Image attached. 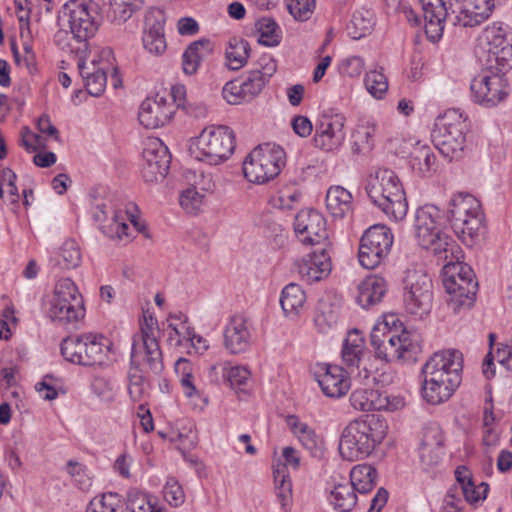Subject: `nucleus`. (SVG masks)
<instances>
[{
  "instance_id": "obj_1",
  "label": "nucleus",
  "mask_w": 512,
  "mask_h": 512,
  "mask_svg": "<svg viewBox=\"0 0 512 512\" xmlns=\"http://www.w3.org/2000/svg\"><path fill=\"white\" fill-rule=\"evenodd\" d=\"M158 332L157 321L150 316L144 318L140 334L133 337L128 392L134 402L141 401L146 392L144 372L159 374L163 370V355L157 340Z\"/></svg>"
},
{
  "instance_id": "obj_2",
  "label": "nucleus",
  "mask_w": 512,
  "mask_h": 512,
  "mask_svg": "<svg viewBox=\"0 0 512 512\" xmlns=\"http://www.w3.org/2000/svg\"><path fill=\"white\" fill-rule=\"evenodd\" d=\"M462 354L456 350L434 353L422 369V396L432 405L447 401L461 383Z\"/></svg>"
},
{
  "instance_id": "obj_3",
  "label": "nucleus",
  "mask_w": 512,
  "mask_h": 512,
  "mask_svg": "<svg viewBox=\"0 0 512 512\" xmlns=\"http://www.w3.org/2000/svg\"><path fill=\"white\" fill-rule=\"evenodd\" d=\"M386 435V426L376 415H366L350 421L342 430L339 453L347 461L370 456Z\"/></svg>"
},
{
  "instance_id": "obj_4",
  "label": "nucleus",
  "mask_w": 512,
  "mask_h": 512,
  "mask_svg": "<svg viewBox=\"0 0 512 512\" xmlns=\"http://www.w3.org/2000/svg\"><path fill=\"white\" fill-rule=\"evenodd\" d=\"M397 322L399 320L394 315L385 316L374 325L370 334L376 358L385 362L410 360L420 351L418 336L407 330L399 333Z\"/></svg>"
},
{
  "instance_id": "obj_5",
  "label": "nucleus",
  "mask_w": 512,
  "mask_h": 512,
  "mask_svg": "<svg viewBox=\"0 0 512 512\" xmlns=\"http://www.w3.org/2000/svg\"><path fill=\"white\" fill-rule=\"evenodd\" d=\"M365 189L370 200L388 217L402 220L408 211V202L398 175L388 168H377L366 179Z\"/></svg>"
},
{
  "instance_id": "obj_6",
  "label": "nucleus",
  "mask_w": 512,
  "mask_h": 512,
  "mask_svg": "<svg viewBox=\"0 0 512 512\" xmlns=\"http://www.w3.org/2000/svg\"><path fill=\"white\" fill-rule=\"evenodd\" d=\"M69 32L60 31L56 40L62 49L68 48L71 53L89 54V39L96 34L99 23L92 4L83 0H73L66 4Z\"/></svg>"
},
{
  "instance_id": "obj_7",
  "label": "nucleus",
  "mask_w": 512,
  "mask_h": 512,
  "mask_svg": "<svg viewBox=\"0 0 512 512\" xmlns=\"http://www.w3.org/2000/svg\"><path fill=\"white\" fill-rule=\"evenodd\" d=\"M444 219L440 209L434 205L420 207L415 215L414 234L420 247L430 250L444 260L453 255L454 240L444 232Z\"/></svg>"
},
{
  "instance_id": "obj_8",
  "label": "nucleus",
  "mask_w": 512,
  "mask_h": 512,
  "mask_svg": "<svg viewBox=\"0 0 512 512\" xmlns=\"http://www.w3.org/2000/svg\"><path fill=\"white\" fill-rule=\"evenodd\" d=\"M235 146V134L231 128L211 125L191 139L189 152L198 161L219 165L231 157Z\"/></svg>"
},
{
  "instance_id": "obj_9",
  "label": "nucleus",
  "mask_w": 512,
  "mask_h": 512,
  "mask_svg": "<svg viewBox=\"0 0 512 512\" xmlns=\"http://www.w3.org/2000/svg\"><path fill=\"white\" fill-rule=\"evenodd\" d=\"M112 342L101 334L85 333L68 337L61 344L63 357L72 363L104 366L112 362Z\"/></svg>"
},
{
  "instance_id": "obj_10",
  "label": "nucleus",
  "mask_w": 512,
  "mask_h": 512,
  "mask_svg": "<svg viewBox=\"0 0 512 512\" xmlns=\"http://www.w3.org/2000/svg\"><path fill=\"white\" fill-rule=\"evenodd\" d=\"M475 53L487 70L504 72L512 67V35L502 26H488L479 37Z\"/></svg>"
},
{
  "instance_id": "obj_11",
  "label": "nucleus",
  "mask_w": 512,
  "mask_h": 512,
  "mask_svg": "<svg viewBox=\"0 0 512 512\" xmlns=\"http://www.w3.org/2000/svg\"><path fill=\"white\" fill-rule=\"evenodd\" d=\"M443 285L449 294L448 305L454 312L470 308L476 297L478 282L472 268L462 262H449L443 267Z\"/></svg>"
},
{
  "instance_id": "obj_12",
  "label": "nucleus",
  "mask_w": 512,
  "mask_h": 512,
  "mask_svg": "<svg viewBox=\"0 0 512 512\" xmlns=\"http://www.w3.org/2000/svg\"><path fill=\"white\" fill-rule=\"evenodd\" d=\"M403 303L407 313L423 318L433 303V283L421 264H414L405 271Z\"/></svg>"
},
{
  "instance_id": "obj_13",
  "label": "nucleus",
  "mask_w": 512,
  "mask_h": 512,
  "mask_svg": "<svg viewBox=\"0 0 512 512\" xmlns=\"http://www.w3.org/2000/svg\"><path fill=\"white\" fill-rule=\"evenodd\" d=\"M286 163L284 149L275 144L255 147L243 162L245 178L254 184H264L279 175Z\"/></svg>"
},
{
  "instance_id": "obj_14",
  "label": "nucleus",
  "mask_w": 512,
  "mask_h": 512,
  "mask_svg": "<svg viewBox=\"0 0 512 512\" xmlns=\"http://www.w3.org/2000/svg\"><path fill=\"white\" fill-rule=\"evenodd\" d=\"M448 213L454 233L471 245L482 227L480 202L473 195L458 193L451 198Z\"/></svg>"
},
{
  "instance_id": "obj_15",
  "label": "nucleus",
  "mask_w": 512,
  "mask_h": 512,
  "mask_svg": "<svg viewBox=\"0 0 512 512\" xmlns=\"http://www.w3.org/2000/svg\"><path fill=\"white\" fill-rule=\"evenodd\" d=\"M441 128L434 136L439 152L450 160H458L464 156L467 148V132L469 123L467 118L456 109L445 112L442 117Z\"/></svg>"
},
{
  "instance_id": "obj_16",
  "label": "nucleus",
  "mask_w": 512,
  "mask_h": 512,
  "mask_svg": "<svg viewBox=\"0 0 512 512\" xmlns=\"http://www.w3.org/2000/svg\"><path fill=\"white\" fill-rule=\"evenodd\" d=\"M48 314L53 321L64 324L77 322L84 317L82 298L71 279H61L56 284Z\"/></svg>"
},
{
  "instance_id": "obj_17",
  "label": "nucleus",
  "mask_w": 512,
  "mask_h": 512,
  "mask_svg": "<svg viewBox=\"0 0 512 512\" xmlns=\"http://www.w3.org/2000/svg\"><path fill=\"white\" fill-rule=\"evenodd\" d=\"M393 245V234L385 225H374L366 230L360 240L359 263L374 269L388 256Z\"/></svg>"
},
{
  "instance_id": "obj_18",
  "label": "nucleus",
  "mask_w": 512,
  "mask_h": 512,
  "mask_svg": "<svg viewBox=\"0 0 512 512\" xmlns=\"http://www.w3.org/2000/svg\"><path fill=\"white\" fill-rule=\"evenodd\" d=\"M346 117L341 113H323L315 123L313 145L325 152L338 150L346 139Z\"/></svg>"
},
{
  "instance_id": "obj_19",
  "label": "nucleus",
  "mask_w": 512,
  "mask_h": 512,
  "mask_svg": "<svg viewBox=\"0 0 512 512\" xmlns=\"http://www.w3.org/2000/svg\"><path fill=\"white\" fill-rule=\"evenodd\" d=\"M142 177L146 183L162 181L170 167L171 155L158 138H148L143 148Z\"/></svg>"
},
{
  "instance_id": "obj_20",
  "label": "nucleus",
  "mask_w": 512,
  "mask_h": 512,
  "mask_svg": "<svg viewBox=\"0 0 512 512\" xmlns=\"http://www.w3.org/2000/svg\"><path fill=\"white\" fill-rule=\"evenodd\" d=\"M491 74H481L472 80L471 92L474 101L484 107H495L508 95L506 79L501 72L490 71Z\"/></svg>"
},
{
  "instance_id": "obj_21",
  "label": "nucleus",
  "mask_w": 512,
  "mask_h": 512,
  "mask_svg": "<svg viewBox=\"0 0 512 512\" xmlns=\"http://www.w3.org/2000/svg\"><path fill=\"white\" fill-rule=\"evenodd\" d=\"M293 226L296 236L303 244L331 245L326 220L320 212L313 209L301 210L295 216Z\"/></svg>"
},
{
  "instance_id": "obj_22",
  "label": "nucleus",
  "mask_w": 512,
  "mask_h": 512,
  "mask_svg": "<svg viewBox=\"0 0 512 512\" xmlns=\"http://www.w3.org/2000/svg\"><path fill=\"white\" fill-rule=\"evenodd\" d=\"M310 253L295 262V268L300 278L312 284L329 276L332 270L329 249L331 245H319Z\"/></svg>"
},
{
  "instance_id": "obj_23",
  "label": "nucleus",
  "mask_w": 512,
  "mask_h": 512,
  "mask_svg": "<svg viewBox=\"0 0 512 512\" xmlns=\"http://www.w3.org/2000/svg\"><path fill=\"white\" fill-rule=\"evenodd\" d=\"M350 403L359 411L385 410L396 411L404 407L399 396H390L386 392L373 388H357L350 395Z\"/></svg>"
},
{
  "instance_id": "obj_24",
  "label": "nucleus",
  "mask_w": 512,
  "mask_h": 512,
  "mask_svg": "<svg viewBox=\"0 0 512 512\" xmlns=\"http://www.w3.org/2000/svg\"><path fill=\"white\" fill-rule=\"evenodd\" d=\"M164 25L165 16L161 11L151 10L147 13L142 44L146 52L152 56H161L167 50Z\"/></svg>"
},
{
  "instance_id": "obj_25",
  "label": "nucleus",
  "mask_w": 512,
  "mask_h": 512,
  "mask_svg": "<svg viewBox=\"0 0 512 512\" xmlns=\"http://www.w3.org/2000/svg\"><path fill=\"white\" fill-rule=\"evenodd\" d=\"M348 370L338 365L323 364L315 373L322 392L330 398H340L347 394L351 387Z\"/></svg>"
},
{
  "instance_id": "obj_26",
  "label": "nucleus",
  "mask_w": 512,
  "mask_h": 512,
  "mask_svg": "<svg viewBox=\"0 0 512 512\" xmlns=\"http://www.w3.org/2000/svg\"><path fill=\"white\" fill-rule=\"evenodd\" d=\"M444 436L437 426L425 429L419 449L420 464L424 471L430 472L438 467L443 456Z\"/></svg>"
},
{
  "instance_id": "obj_27",
  "label": "nucleus",
  "mask_w": 512,
  "mask_h": 512,
  "mask_svg": "<svg viewBox=\"0 0 512 512\" xmlns=\"http://www.w3.org/2000/svg\"><path fill=\"white\" fill-rule=\"evenodd\" d=\"M174 113L173 106L163 97L145 99L139 109L138 120L147 129H155L167 124Z\"/></svg>"
},
{
  "instance_id": "obj_28",
  "label": "nucleus",
  "mask_w": 512,
  "mask_h": 512,
  "mask_svg": "<svg viewBox=\"0 0 512 512\" xmlns=\"http://www.w3.org/2000/svg\"><path fill=\"white\" fill-rule=\"evenodd\" d=\"M424 19V29L427 37L438 41L444 31L447 9L442 0H420Z\"/></svg>"
},
{
  "instance_id": "obj_29",
  "label": "nucleus",
  "mask_w": 512,
  "mask_h": 512,
  "mask_svg": "<svg viewBox=\"0 0 512 512\" xmlns=\"http://www.w3.org/2000/svg\"><path fill=\"white\" fill-rule=\"evenodd\" d=\"M79 73L84 80L88 93L92 96L101 95L107 84V76L104 67H97L95 60L87 62L88 54H75Z\"/></svg>"
},
{
  "instance_id": "obj_30",
  "label": "nucleus",
  "mask_w": 512,
  "mask_h": 512,
  "mask_svg": "<svg viewBox=\"0 0 512 512\" xmlns=\"http://www.w3.org/2000/svg\"><path fill=\"white\" fill-rule=\"evenodd\" d=\"M250 336L246 318L234 315L225 327L224 345L232 354L241 353L248 348Z\"/></svg>"
},
{
  "instance_id": "obj_31",
  "label": "nucleus",
  "mask_w": 512,
  "mask_h": 512,
  "mask_svg": "<svg viewBox=\"0 0 512 512\" xmlns=\"http://www.w3.org/2000/svg\"><path fill=\"white\" fill-rule=\"evenodd\" d=\"M365 355V341L362 334L357 329L349 331L343 344L341 357L350 374L360 369Z\"/></svg>"
},
{
  "instance_id": "obj_32",
  "label": "nucleus",
  "mask_w": 512,
  "mask_h": 512,
  "mask_svg": "<svg viewBox=\"0 0 512 512\" xmlns=\"http://www.w3.org/2000/svg\"><path fill=\"white\" fill-rule=\"evenodd\" d=\"M409 159L412 170L421 177H430L437 170L436 155L428 144L416 142L412 146Z\"/></svg>"
},
{
  "instance_id": "obj_33",
  "label": "nucleus",
  "mask_w": 512,
  "mask_h": 512,
  "mask_svg": "<svg viewBox=\"0 0 512 512\" xmlns=\"http://www.w3.org/2000/svg\"><path fill=\"white\" fill-rule=\"evenodd\" d=\"M387 290L386 281L377 275L366 277L357 286V303L364 309L378 304Z\"/></svg>"
},
{
  "instance_id": "obj_34",
  "label": "nucleus",
  "mask_w": 512,
  "mask_h": 512,
  "mask_svg": "<svg viewBox=\"0 0 512 512\" xmlns=\"http://www.w3.org/2000/svg\"><path fill=\"white\" fill-rule=\"evenodd\" d=\"M493 7V0H464L457 20L464 27L477 26L489 17Z\"/></svg>"
},
{
  "instance_id": "obj_35",
  "label": "nucleus",
  "mask_w": 512,
  "mask_h": 512,
  "mask_svg": "<svg viewBox=\"0 0 512 512\" xmlns=\"http://www.w3.org/2000/svg\"><path fill=\"white\" fill-rule=\"evenodd\" d=\"M213 45L208 39H200L191 43L182 55V69L186 75L197 72L200 62L210 55Z\"/></svg>"
},
{
  "instance_id": "obj_36",
  "label": "nucleus",
  "mask_w": 512,
  "mask_h": 512,
  "mask_svg": "<svg viewBox=\"0 0 512 512\" xmlns=\"http://www.w3.org/2000/svg\"><path fill=\"white\" fill-rule=\"evenodd\" d=\"M107 17L116 24H123L131 18L145 0H100Z\"/></svg>"
},
{
  "instance_id": "obj_37",
  "label": "nucleus",
  "mask_w": 512,
  "mask_h": 512,
  "mask_svg": "<svg viewBox=\"0 0 512 512\" xmlns=\"http://www.w3.org/2000/svg\"><path fill=\"white\" fill-rule=\"evenodd\" d=\"M352 194L342 186H332L326 194V207L335 218H343L352 209Z\"/></svg>"
},
{
  "instance_id": "obj_38",
  "label": "nucleus",
  "mask_w": 512,
  "mask_h": 512,
  "mask_svg": "<svg viewBox=\"0 0 512 512\" xmlns=\"http://www.w3.org/2000/svg\"><path fill=\"white\" fill-rule=\"evenodd\" d=\"M329 502L337 512H351L357 504L352 484L348 481L336 484L330 491Z\"/></svg>"
},
{
  "instance_id": "obj_39",
  "label": "nucleus",
  "mask_w": 512,
  "mask_h": 512,
  "mask_svg": "<svg viewBox=\"0 0 512 512\" xmlns=\"http://www.w3.org/2000/svg\"><path fill=\"white\" fill-rule=\"evenodd\" d=\"M286 424L304 448L310 451L318 448L320 438L306 422L301 421L296 415H289L286 418Z\"/></svg>"
},
{
  "instance_id": "obj_40",
  "label": "nucleus",
  "mask_w": 512,
  "mask_h": 512,
  "mask_svg": "<svg viewBox=\"0 0 512 512\" xmlns=\"http://www.w3.org/2000/svg\"><path fill=\"white\" fill-rule=\"evenodd\" d=\"M305 302L306 294L299 284L290 283L283 288L280 304L287 316L297 315Z\"/></svg>"
},
{
  "instance_id": "obj_41",
  "label": "nucleus",
  "mask_w": 512,
  "mask_h": 512,
  "mask_svg": "<svg viewBox=\"0 0 512 512\" xmlns=\"http://www.w3.org/2000/svg\"><path fill=\"white\" fill-rule=\"evenodd\" d=\"M377 471L369 464L355 466L350 472V481L356 492L365 494L370 492L376 485Z\"/></svg>"
},
{
  "instance_id": "obj_42",
  "label": "nucleus",
  "mask_w": 512,
  "mask_h": 512,
  "mask_svg": "<svg viewBox=\"0 0 512 512\" xmlns=\"http://www.w3.org/2000/svg\"><path fill=\"white\" fill-rule=\"evenodd\" d=\"M175 370L180 375V384L183 389L184 395L191 400L204 399L203 391L196 383V378L192 374L191 364L188 360L180 358L175 364Z\"/></svg>"
},
{
  "instance_id": "obj_43",
  "label": "nucleus",
  "mask_w": 512,
  "mask_h": 512,
  "mask_svg": "<svg viewBox=\"0 0 512 512\" xmlns=\"http://www.w3.org/2000/svg\"><path fill=\"white\" fill-rule=\"evenodd\" d=\"M273 478L276 495L283 508L288 507L292 502V483L288 471L283 464L273 465Z\"/></svg>"
},
{
  "instance_id": "obj_44",
  "label": "nucleus",
  "mask_w": 512,
  "mask_h": 512,
  "mask_svg": "<svg viewBox=\"0 0 512 512\" xmlns=\"http://www.w3.org/2000/svg\"><path fill=\"white\" fill-rule=\"evenodd\" d=\"M250 45L242 38H232L226 49L227 66L231 70L242 68L249 57Z\"/></svg>"
},
{
  "instance_id": "obj_45",
  "label": "nucleus",
  "mask_w": 512,
  "mask_h": 512,
  "mask_svg": "<svg viewBox=\"0 0 512 512\" xmlns=\"http://www.w3.org/2000/svg\"><path fill=\"white\" fill-rule=\"evenodd\" d=\"M255 30L259 35L258 42L268 46H277L281 41V30L274 19L262 17L255 22Z\"/></svg>"
},
{
  "instance_id": "obj_46",
  "label": "nucleus",
  "mask_w": 512,
  "mask_h": 512,
  "mask_svg": "<svg viewBox=\"0 0 512 512\" xmlns=\"http://www.w3.org/2000/svg\"><path fill=\"white\" fill-rule=\"evenodd\" d=\"M86 512H125L117 493H103L92 498Z\"/></svg>"
},
{
  "instance_id": "obj_47",
  "label": "nucleus",
  "mask_w": 512,
  "mask_h": 512,
  "mask_svg": "<svg viewBox=\"0 0 512 512\" xmlns=\"http://www.w3.org/2000/svg\"><path fill=\"white\" fill-rule=\"evenodd\" d=\"M376 133V126L374 123L366 122L357 127L353 138V150L360 154H365L372 150L374 145V136Z\"/></svg>"
},
{
  "instance_id": "obj_48",
  "label": "nucleus",
  "mask_w": 512,
  "mask_h": 512,
  "mask_svg": "<svg viewBox=\"0 0 512 512\" xmlns=\"http://www.w3.org/2000/svg\"><path fill=\"white\" fill-rule=\"evenodd\" d=\"M127 507L131 512H164L146 493L131 489L127 494Z\"/></svg>"
},
{
  "instance_id": "obj_49",
  "label": "nucleus",
  "mask_w": 512,
  "mask_h": 512,
  "mask_svg": "<svg viewBox=\"0 0 512 512\" xmlns=\"http://www.w3.org/2000/svg\"><path fill=\"white\" fill-rule=\"evenodd\" d=\"M373 25L374 18L370 11H356L347 28L353 39H360L372 30Z\"/></svg>"
},
{
  "instance_id": "obj_50",
  "label": "nucleus",
  "mask_w": 512,
  "mask_h": 512,
  "mask_svg": "<svg viewBox=\"0 0 512 512\" xmlns=\"http://www.w3.org/2000/svg\"><path fill=\"white\" fill-rule=\"evenodd\" d=\"M367 91L376 99H382L388 90V80L382 71L372 70L364 79Z\"/></svg>"
},
{
  "instance_id": "obj_51",
  "label": "nucleus",
  "mask_w": 512,
  "mask_h": 512,
  "mask_svg": "<svg viewBox=\"0 0 512 512\" xmlns=\"http://www.w3.org/2000/svg\"><path fill=\"white\" fill-rule=\"evenodd\" d=\"M81 252L74 240H67L63 243L58 263L65 269H74L81 263Z\"/></svg>"
},
{
  "instance_id": "obj_52",
  "label": "nucleus",
  "mask_w": 512,
  "mask_h": 512,
  "mask_svg": "<svg viewBox=\"0 0 512 512\" xmlns=\"http://www.w3.org/2000/svg\"><path fill=\"white\" fill-rule=\"evenodd\" d=\"M301 197L300 191L296 186L290 184L283 186L276 195L272 198V204L274 207H278L282 210H289L299 201Z\"/></svg>"
},
{
  "instance_id": "obj_53",
  "label": "nucleus",
  "mask_w": 512,
  "mask_h": 512,
  "mask_svg": "<svg viewBox=\"0 0 512 512\" xmlns=\"http://www.w3.org/2000/svg\"><path fill=\"white\" fill-rule=\"evenodd\" d=\"M66 471L72 478V481L79 489L86 491L92 486V478L84 465L70 460L66 464Z\"/></svg>"
},
{
  "instance_id": "obj_54",
  "label": "nucleus",
  "mask_w": 512,
  "mask_h": 512,
  "mask_svg": "<svg viewBox=\"0 0 512 512\" xmlns=\"http://www.w3.org/2000/svg\"><path fill=\"white\" fill-rule=\"evenodd\" d=\"M289 13L295 20H308L315 9L316 0H285Z\"/></svg>"
},
{
  "instance_id": "obj_55",
  "label": "nucleus",
  "mask_w": 512,
  "mask_h": 512,
  "mask_svg": "<svg viewBox=\"0 0 512 512\" xmlns=\"http://www.w3.org/2000/svg\"><path fill=\"white\" fill-rule=\"evenodd\" d=\"M223 370L224 377L234 389H240L245 385L251 374L245 366H229L228 363L225 364Z\"/></svg>"
},
{
  "instance_id": "obj_56",
  "label": "nucleus",
  "mask_w": 512,
  "mask_h": 512,
  "mask_svg": "<svg viewBox=\"0 0 512 512\" xmlns=\"http://www.w3.org/2000/svg\"><path fill=\"white\" fill-rule=\"evenodd\" d=\"M204 195L197 187H191L183 191L180 195V205L187 213H197L203 203Z\"/></svg>"
},
{
  "instance_id": "obj_57",
  "label": "nucleus",
  "mask_w": 512,
  "mask_h": 512,
  "mask_svg": "<svg viewBox=\"0 0 512 512\" xmlns=\"http://www.w3.org/2000/svg\"><path fill=\"white\" fill-rule=\"evenodd\" d=\"M164 498L173 507L181 506L185 501L183 488L175 478H168L163 489Z\"/></svg>"
},
{
  "instance_id": "obj_58",
  "label": "nucleus",
  "mask_w": 512,
  "mask_h": 512,
  "mask_svg": "<svg viewBox=\"0 0 512 512\" xmlns=\"http://www.w3.org/2000/svg\"><path fill=\"white\" fill-rule=\"evenodd\" d=\"M222 95L223 98L232 105L250 101L249 98L246 97L245 89L238 81L227 82L222 89Z\"/></svg>"
},
{
  "instance_id": "obj_59",
  "label": "nucleus",
  "mask_w": 512,
  "mask_h": 512,
  "mask_svg": "<svg viewBox=\"0 0 512 512\" xmlns=\"http://www.w3.org/2000/svg\"><path fill=\"white\" fill-rule=\"evenodd\" d=\"M16 178V174L10 168H3L0 170V199H2L4 196L3 187L6 186L11 203L18 202L19 193L15 184Z\"/></svg>"
},
{
  "instance_id": "obj_60",
  "label": "nucleus",
  "mask_w": 512,
  "mask_h": 512,
  "mask_svg": "<svg viewBox=\"0 0 512 512\" xmlns=\"http://www.w3.org/2000/svg\"><path fill=\"white\" fill-rule=\"evenodd\" d=\"M276 70L277 64L274 58L270 54H263L259 57L251 72L259 74L263 80L268 82Z\"/></svg>"
},
{
  "instance_id": "obj_61",
  "label": "nucleus",
  "mask_w": 512,
  "mask_h": 512,
  "mask_svg": "<svg viewBox=\"0 0 512 512\" xmlns=\"http://www.w3.org/2000/svg\"><path fill=\"white\" fill-rule=\"evenodd\" d=\"M266 81L259 76L257 73L251 71L248 72L246 79L241 82L246 92V97L251 101L263 90L266 85Z\"/></svg>"
},
{
  "instance_id": "obj_62",
  "label": "nucleus",
  "mask_w": 512,
  "mask_h": 512,
  "mask_svg": "<svg viewBox=\"0 0 512 512\" xmlns=\"http://www.w3.org/2000/svg\"><path fill=\"white\" fill-rule=\"evenodd\" d=\"M487 490L488 485L484 482H482L479 487H476L473 481L461 487V491L465 500L470 504L484 500L486 498Z\"/></svg>"
},
{
  "instance_id": "obj_63",
  "label": "nucleus",
  "mask_w": 512,
  "mask_h": 512,
  "mask_svg": "<svg viewBox=\"0 0 512 512\" xmlns=\"http://www.w3.org/2000/svg\"><path fill=\"white\" fill-rule=\"evenodd\" d=\"M293 131L300 137H308L313 131V125L308 117L298 115L292 120Z\"/></svg>"
},
{
  "instance_id": "obj_64",
  "label": "nucleus",
  "mask_w": 512,
  "mask_h": 512,
  "mask_svg": "<svg viewBox=\"0 0 512 512\" xmlns=\"http://www.w3.org/2000/svg\"><path fill=\"white\" fill-rule=\"evenodd\" d=\"M364 69V60L359 56H351L343 62V71L350 77L359 76Z\"/></svg>"
}]
</instances>
